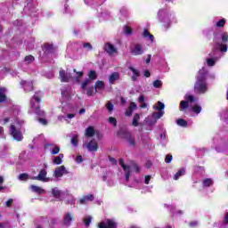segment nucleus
<instances>
[{
  "instance_id": "obj_1",
  "label": "nucleus",
  "mask_w": 228,
  "mask_h": 228,
  "mask_svg": "<svg viewBox=\"0 0 228 228\" xmlns=\"http://www.w3.org/2000/svg\"><path fill=\"white\" fill-rule=\"evenodd\" d=\"M214 44L218 48H214L213 52L209 54L210 58L207 59V64L208 67L215 66L216 61L221 58L220 53H227V44H228V33L226 31H222L220 33L214 34Z\"/></svg>"
},
{
  "instance_id": "obj_2",
  "label": "nucleus",
  "mask_w": 228,
  "mask_h": 228,
  "mask_svg": "<svg viewBox=\"0 0 228 228\" xmlns=\"http://www.w3.org/2000/svg\"><path fill=\"white\" fill-rule=\"evenodd\" d=\"M208 76V70L206 69H200L197 77V81L194 86V90L198 94H206L208 92V82L206 77Z\"/></svg>"
},
{
  "instance_id": "obj_3",
  "label": "nucleus",
  "mask_w": 228,
  "mask_h": 228,
  "mask_svg": "<svg viewBox=\"0 0 228 228\" xmlns=\"http://www.w3.org/2000/svg\"><path fill=\"white\" fill-rule=\"evenodd\" d=\"M95 79H97V73L94 70H91L89 71L88 78L83 81L80 86L81 90H83L84 92H86V95H88L89 97H92V95H94V86H88V85H90L92 81H95Z\"/></svg>"
},
{
  "instance_id": "obj_4",
  "label": "nucleus",
  "mask_w": 228,
  "mask_h": 228,
  "mask_svg": "<svg viewBox=\"0 0 228 228\" xmlns=\"http://www.w3.org/2000/svg\"><path fill=\"white\" fill-rule=\"evenodd\" d=\"M158 19L165 28H168L172 24V20L175 19V14L167 9H160L158 12Z\"/></svg>"
},
{
  "instance_id": "obj_5",
  "label": "nucleus",
  "mask_w": 228,
  "mask_h": 228,
  "mask_svg": "<svg viewBox=\"0 0 228 228\" xmlns=\"http://www.w3.org/2000/svg\"><path fill=\"white\" fill-rule=\"evenodd\" d=\"M40 94L37 93L30 99V110L32 113H36L38 117H44L45 113L40 110Z\"/></svg>"
},
{
  "instance_id": "obj_6",
  "label": "nucleus",
  "mask_w": 228,
  "mask_h": 228,
  "mask_svg": "<svg viewBox=\"0 0 228 228\" xmlns=\"http://www.w3.org/2000/svg\"><path fill=\"white\" fill-rule=\"evenodd\" d=\"M24 121H19L15 119V122L10 126V134L17 142H21L22 140V132L20 131V126H22Z\"/></svg>"
},
{
  "instance_id": "obj_7",
  "label": "nucleus",
  "mask_w": 228,
  "mask_h": 228,
  "mask_svg": "<svg viewBox=\"0 0 228 228\" xmlns=\"http://www.w3.org/2000/svg\"><path fill=\"white\" fill-rule=\"evenodd\" d=\"M119 165L122 167L125 172V178L126 182L129 181V177H131L132 172H140V167H138V165L134 164L132 166H127L124 163V159H119Z\"/></svg>"
},
{
  "instance_id": "obj_8",
  "label": "nucleus",
  "mask_w": 228,
  "mask_h": 228,
  "mask_svg": "<svg viewBox=\"0 0 228 228\" xmlns=\"http://www.w3.org/2000/svg\"><path fill=\"white\" fill-rule=\"evenodd\" d=\"M153 110H157L158 112H153L151 114V118H154L158 121L159 118H161V117L165 115V103L158 102L155 105H153Z\"/></svg>"
},
{
  "instance_id": "obj_9",
  "label": "nucleus",
  "mask_w": 228,
  "mask_h": 228,
  "mask_svg": "<svg viewBox=\"0 0 228 228\" xmlns=\"http://www.w3.org/2000/svg\"><path fill=\"white\" fill-rule=\"evenodd\" d=\"M120 137L126 140L127 143L130 145V147H135L136 146V141L134 140V137L133 136V134L127 130H121L119 132Z\"/></svg>"
},
{
  "instance_id": "obj_10",
  "label": "nucleus",
  "mask_w": 228,
  "mask_h": 228,
  "mask_svg": "<svg viewBox=\"0 0 228 228\" xmlns=\"http://www.w3.org/2000/svg\"><path fill=\"white\" fill-rule=\"evenodd\" d=\"M130 53L133 56H142L145 53V49L142 44L134 43L130 46Z\"/></svg>"
},
{
  "instance_id": "obj_11",
  "label": "nucleus",
  "mask_w": 228,
  "mask_h": 228,
  "mask_svg": "<svg viewBox=\"0 0 228 228\" xmlns=\"http://www.w3.org/2000/svg\"><path fill=\"white\" fill-rule=\"evenodd\" d=\"M27 15H34L37 13V2L35 0H27V5L24 7Z\"/></svg>"
},
{
  "instance_id": "obj_12",
  "label": "nucleus",
  "mask_w": 228,
  "mask_h": 228,
  "mask_svg": "<svg viewBox=\"0 0 228 228\" xmlns=\"http://www.w3.org/2000/svg\"><path fill=\"white\" fill-rule=\"evenodd\" d=\"M33 181H41V183H49L51 178L47 177V169H41L38 175L31 177Z\"/></svg>"
},
{
  "instance_id": "obj_13",
  "label": "nucleus",
  "mask_w": 228,
  "mask_h": 228,
  "mask_svg": "<svg viewBox=\"0 0 228 228\" xmlns=\"http://www.w3.org/2000/svg\"><path fill=\"white\" fill-rule=\"evenodd\" d=\"M67 108H69V106L62 108V113H64V115H60L58 117V120H60L61 122L65 120L66 122H68V124H69L70 121H69V120H72V118H74V117H76V115L72 114V113H69V110H67Z\"/></svg>"
},
{
  "instance_id": "obj_14",
  "label": "nucleus",
  "mask_w": 228,
  "mask_h": 228,
  "mask_svg": "<svg viewBox=\"0 0 228 228\" xmlns=\"http://www.w3.org/2000/svg\"><path fill=\"white\" fill-rule=\"evenodd\" d=\"M72 222H74V214H72L71 212L64 213L62 225L64 227H70V225H72Z\"/></svg>"
},
{
  "instance_id": "obj_15",
  "label": "nucleus",
  "mask_w": 228,
  "mask_h": 228,
  "mask_svg": "<svg viewBox=\"0 0 228 228\" xmlns=\"http://www.w3.org/2000/svg\"><path fill=\"white\" fill-rule=\"evenodd\" d=\"M189 102H195V97L193 95H185V101L180 102V111H184L190 106Z\"/></svg>"
},
{
  "instance_id": "obj_16",
  "label": "nucleus",
  "mask_w": 228,
  "mask_h": 228,
  "mask_svg": "<svg viewBox=\"0 0 228 228\" xmlns=\"http://www.w3.org/2000/svg\"><path fill=\"white\" fill-rule=\"evenodd\" d=\"M118 224L115 219H105L98 224V228H117Z\"/></svg>"
},
{
  "instance_id": "obj_17",
  "label": "nucleus",
  "mask_w": 228,
  "mask_h": 228,
  "mask_svg": "<svg viewBox=\"0 0 228 228\" xmlns=\"http://www.w3.org/2000/svg\"><path fill=\"white\" fill-rule=\"evenodd\" d=\"M216 152H228V139L220 141L216 146Z\"/></svg>"
},
{
  "instance_id": "obj_18",
  "label": "nucleus",
  "mask_w": 228,
  "mask_h": 228,
  "mask_svg": "<svg viewBox=\"0 0 228 228\" xmlns=\"http://www.w3.org/2000/svg\"><path fill=\"white\" fill-rule=\"evenodd\" d=\"M64 174H69V172H67L65 166H61L54 169L53 176L58 179L60 177H63Z\"/></svg>"
},
{
  "instance_id": "obj_19",
  "label": "nucleus",
  "mask_w": 228,
  "mask_h": 228,
  "mask_svg": "<svg viewBox=\"0 0 228 228\" xmlns=\"http://www.w3.org/2000/svg\"><path fill=\"white\" fill-rule=\"evenodd\" d=\"M84 147H86L89 152H95L99 150V146L95 140H91L87 144H84Z\"/></svg>"
},
{
  "instance_id": "obj_20",
  "label": "nucleus",
  "mask_w": 228,
  "mask_h": 228,
  "mask_svg": "<svg viewBox=\"0 0 228 228\" xmlns=\"http://www.w3.org/2000/svg\"><path fill=\"white\" fill-rule=\"evenodd\" d=\"M104 50L110 54V56H113L117 54V47L113 45L111 43H106L104 45Z\"/></svg>"
},
{
  "instance_id": "obj_21",
  "label": "nucleus",
  "mask_w": 228,
  "mask_h": 228,
  "mask_svg": "<svg viewBox=\"0 0 228 228\" xmlns=\"http://www.w3.org/2000/svg\"><path fill=\"white\" fill-rule=\"evenodd\" d=\"M61 95H62V99H64V101H70V98L72 97V88L70 87H66L61 89Z\"/></svg>"
},
{
  "instance_id": "obj_22",
  "label": "nucleus",
  "mask_w": 228,
  "mask_h": 228,
  "mask_svg": "<svg viewBox=\"0 0 228 228\" xmlns=\"http://www.w3.org/2000/svg\"><path fill=\"white\" fill-rule=\"evenodd\" d=\"M95 199V197H94V194H87L83 196L81 199L78 200V204H80L81 206L87 204L88 202H93V200Z\"/></svg>"
},
{
  "instance_id": "obj_23",
  "label": "nucleus",
  "mask_w": 228,
  "mask_h": 228,
  "mask_svg": "<svg viewBox=\"0 0 228 228\" xmlns=\"http://www.w3.org/2000/svg\"><path fill=\"white\" fill-rule=\"evenodd\" d=\"M70 77V73H67L64 69H60V79L62 83H69Z\"/></svg>"
},
{
  "instance_id": "obj_24",
  "label": "nucleus",
  "mask_w": 228,
  "mask_h": 228,
  "mask_svg": "<svg viewBox=\"0 0 228 228\" xmlns=\"http://www.w3.org/2000/svg\"><path fill=\"white\" fill-rule=\"evenodd\" d=\"M30 191H32V193H36L37 195H44V193H45V191L44 189H42V187L40 186H37V185H30Z\"/></svg>"
},
{
  "instance_id": "obj_25",
  "label": "nucleus",
  "mask_w": 228,
  "mask_h": 228,
  "mask_svg": "<svg viewBox=\"0 0 228 228\" xmlns=\"http://www.w3.org/2000/svg\"><path fill=\"white\" fill-rule=\"evenodd\" d=\"M21 86H23L25 92H31L33 90V82H28L26 80L20 81Z\"/></svg>"
},
{
  "instance_id": "obj_26",
  "label": "nucleus",
  "mask_w": 228,
  "mask_h": 228,
  "mask_svg": "<svg viewBox=\"0 0 228 228\" xmlns=\"http://www.w3.org/2000/svg\"><path fill=\"white\" fill-rule=\"evenodd\" d=\"M128 69L133 74L131 77L132 81H137L138 77H140V70L134 69L133 66H130Z\"/></svg>"
},
{
  "instance_id": "obj_27",
  "label": "nucleus",
  "mask_w": 228,
  "mask_h": 228,
  "mask_svg": "<svg viewBox=\"0 0 228 228\" xmlns=\"http://www.w3.org/2000/svg\"><path fill=\"white\" fill-rule=\"evenodd\" d=\"M142 37H143V38L148 40V42H151V44H152L154 42V36L151 35V32H149V30H147V29L143 30Z\"/></svg>"
},
{
  "instance_id": "obj_28",
  "label": "nucleus",
  "mask_w": 228,
  "mask_h": 228,
  "mask_svg": "<svg viewBox=\"0 0 228 228\" xmlns=\"http://www.w3.org/2000/svg\"><path fill=\"white\" fill-rule=\"evenodd\" d=\"M213 184H215V182L212 178H204L202 180V188H210Z\"/></svg>"
},
{
  "instance_id": "obj_29",
  "label": "nucleus",
  "mask_w": 228,
  "mask_h": 228,
  "mask_svg": "<svg viewBox=\"0 0 228 228\" xmlns=\"http://www.w3.org/2000/svg\"><path fill=\"white\" fill-rule=\"evenodd\" d=\"M186 174V168L182 167L180 168L173 176V179L175 181H178L180 177H183V175H184Z\"/></svg>"
},
{
  "instance_id": "obj_30",
  "label": "nucleus",
  "mask_w": 228,
  "mask_h": 228,
  "mask_svg": "<svg viewBox=\"0 0 228 228\" xmlns=\"http://www.w3.org/2000/svg\"><path fill=\"white\" fill-rule=\"evenodd\" d=\"M52 194L54 197V199H57V200H61V191H60V189H58V187H55L52 190Z\"/></svg>"
},
{
  "instance_id": "obj_31",
  "label": "nucleus",
  "mask_w": 228,
  "mask_h": 228,
  "mask_svg": "<svg viewBox=\"0 0 228 228\" xmlns=\"http://www.w3.org/2000/svg\"><path fill=\"white\" fill-rule=\"evenodd\" d=\"M120 78V74L118 72H113L110 77H109V82L113 85L115 81H118V79Z\"/></svg>"
},
{
  "instance_id": "obj_32",
  "label": "nucleus",
  "mask_w": 228,
  "mask_h": 228,
  "mask_svg": "<svg viewBox=\"0 0 228 228\" xmlns=\"http://www.w3.org/2000/svg\"><path fill=\"white\" fill-rule=\"evenodd\" d=\"M132 126L134 127H138V126H140V114L135 113L134 115V118L132 120Z\"/></svg>"
},
{
  "instance_id": "obj_33",
  "label": "nucleus",
  "mask_w": 228,
  "mask_h": 228,
  "mask_svg": "<svg viewBox=\"0 0 228 228\" xmlns=\"http://www.w3.org/2000/svg\"><path fill=\"white\" fill-rule=\"evenodd\" d=\"M63 163V153L53 158V165H61Z\"/></svg>"
},
{
  "instance_id": "obj_34",
  "label": "nucleus",
  "mask_w": 228,
  "mask_h": 228,
  "mask_svg": "<svg viewBox=\"0 0 228 228\" xmlns=\"http://www.w3.org/2000/svg\"><path fill=\"white\" fill-rule=\"evenodd\" d=\"M6 101V88L0 87V102H5Z\"/></svg>"
},
{
  "instance_id": "obj_35",
  "label": "nucleus",
  "mask_w": 228,
  "mask_h": 228,
  "mask_svg": "<svg viewBox=\"0 0 228 228\" xmlns=\"http://www.w3.org/2000/svg\"><path fill=\"white\" fill-rule=\"evenodd\" d=\"M94 134H95V129L94 128V126H89L86 129V136H87L88 138H92Z\"/></svg>"
},
{
  "instance_id": "obj_36",
  "label": "nucleus",
  "mask_w": 228,
  "mask_h": 228,
  "mask_svg": "<svg viewBox=\"0 0 228 228\" xmlns=\"http://www.w3.org/2000/svg\"><path fill=\"white\" fill-rule=\"evenodd\" d=\"M105 87L106 86L104 85V82L101 80L96 81L94 86L95 90H99L100 92H102V90H104Z\"/></svg>"
},
{
  "instance_id": "obj_37",
  "label": "nucleus",
  "mask_w": 228,
  "mask_h": 228,
  "mask_svg": "<svg viewBox=\"0 0 228 228\" xmlns=\"http://www.w3.org/2000/svg\"><path fill=\"white\" fill-rule=\"evenodd\" d=\"M156 122H158L156 119H154V118H152V116L148 117L144 119V123L147 124V126H154V124H156Z\"/></svg>"
},
{
  "instance_id": "obj_38",
  "label": "nucleus",
  "mask_w": 228,
  "mask_h": 228,
  "mask_svg": "<svg viewBox=\"0 0 228 228\" xmlns=\"http://www.w3.org/2000/svg\"><path fill=\"white\" fill-rule=\"evenodd\" d=\"M176 124L177 126H179L180 127H188V121L183 119V118H178L176 120Z\"/></svg>"
},
{
  "instance_id": "obj_39",
  "label": "nucleus",
  "mask_w": 228,
  "mask_h": 228,
  "mask_svg": "<svg viewBox=\"0 0 228 228\" xmlns=\"http://www.w3.org/2000/svg\"><path fill=\"white\" fill-rule=\"evenodd\" d=\"M138 101L140 102V108H142V110H145V108H147V104L145 103V96L141 95Z\"/></svg>"
},
{
  "instance_id": "obj_40",
  "label": "nucleus",
  "mask_w": 228,
  "mask_h": 228,
  "mask_svg": "<svg viewBox=\"0 0 228 228\" xmlns=\"http://www.w3.org/2000/svg\"><path fill=\"white\" fill-rule=\"evenodd\" d=\"M45 53H54V46L50 44H45Z\"/></svg>"
},
{
  "instance_id": "obj_41",
  "label": "nucleus",
  "mask_w": 228,
  "mask_h": 228,
  "mask_svg": "<svg viewBox=\"0 0 228 228\" xmlns=\"http://www.w3.org/2000/svg\"><path fill=\"white\" fill-rule=\"evenodd\" d=\"M77 138H78L77 134H74L70 140V143L71 145H73V147H77Z\"/></svg>"
},
{
  "instance_id": "obj_42",
  "label": "nucleus",
  "mask_w": 228,
  "mask_h": 228,
  "mask_svg": "<svg viewBox=\"0 0 228 228\" xmlns=\"http://www.w3.org/2000/svg\"><path fill=\"white\" fill-rule=\"evenodd\" d=\"M193 113H196V115H199V113H200V111H202V107H200V105H194L191 108Z\"/></svg>"
},
{
  "instance_id": "obj_43",
  "label": "nucleus",
  "mask_w": 228,
  "mask_h": 228,
  "mask_svg": "<svg viewBox=\"0 0 228 228\" xmlns=\"http://www.w3.org/2000/svg\"><path fill=\"white\" fill-rule=\"evenodd\" d=\"M171 213L173 216H177V215H183L184 212L183 210H175V208H172Z\"/></svg>"
},
{
  "instance_id": "obj_44",
  "label": "nucleus",
  "mask_w": 228,
  "mask_h": 228,
  "mask_svg": "<svg viewBox=\"0 0 228 228\" xmlns=\"http://www.w3.org/2000/svg\"><path fill=\"white\" fill-rule=\"evenodd\" d=\"M153 86L154 88H161L163 86V82L161 80H155L153 81Z\"/></svg>"
},
{
  "instance_id": "obj_45",
  "label": "nucleus",
  "mask_w": 228,
  "mask_h": 228,
  "mask_svg": "<svg viewBox=\"0 0 228 228\" xmlns=\"http://www.w3.org/2000/svg\"><path fill=\"white\" fill-rule=\"evenodd\" d=\"M24 61L25 63H33V61H35V57H33L32 55H28L25 57Z\"/></svg>"
},
{
  "instance_id": "obj_46",
  "label": "nucleus",
  "mask_w": 228,
  "mask_h": 228,
  "mask_svg": "<svg viewBox=\"0 0 228 228\" xmlns=\"http://www.w3.org/2000/svg\"><path fill=\"white\" fill-rule=\"evenodd\" d=\"M216 28H224L225 26V19H222L216 23Z\"/></svg>"
},
{
  "instance_id": "obj_47",
  "label": "nucleus",
  "mask_w": 228,
  "mask_h": 228,
  "mask_svg": "<svg viewBox=\"0 0 228 228\" xmlns=\"http://www.w3.org/2000/svg\"><path fill=\"white\" fill-rule=\"evenodd\" d=\"M52 155L60 154V146H54L53 150H51Z\"/></svg>"
},
{
  "instance_id": "obj_48",
  "label": "nucleus",
  "mask_w": 228,
  "mask_h": 228,
  "mask_svg": "<svg viewBox=\"0 0 228 228\" xmlns=\"http://www.w3.org/2000/svg\"><path fill=\"white\" fill-rule=\"evenodd\" d=\"M84 223L86 224V227H89L90 224H92V216H87L84 219Z\"/></svg>"
},
{
  "instance_id": "obj_49",
  "label": "nucleus",
  "mask_w": 228,
  "mask_h": 228,
  "mask_svg": "<svg viewBox=\"0 0 228 228\" xmlns=\"http://www.w3.org/2000/svg\"><path fill=\"white\" fill-rule=\"evenodd\" d=\"M7 72H8V69H0V79H4V76H6Z\"/></svg>"
},
{
  "instance_id": "obj_50",
  "label": "nucleus",
  "mask_w": 228,
  "mask_h": 228,
  "mask_svg": "<svg viewBox=\"0 0 228 228\" xmlns=\"http://www.w3.org/2000/svg\"><path fill=\"white\" fill-rule=\"evenodd\" d=\"M124 33H125V35H132L133 34V30L131 29V28H129L127 26H125Z\"/></svg>"
},
{
  "instance_id": "obj_51",
  "label": "nucleus",
  "mask_w": 228,
  "mask_h": 228,
  "mask_svg": "<svg viewBox=\"0 0 228 228\" xmlns=\"http://www.w3.org/2000/svg\"><path fill=\"white\" fill-rule=\"evenodd\" d=\"M113 108H114L113 103L109 102L106 104V109L108 110L109 113H111L113 111Z\"/></svg>"
},
{
  "instance_id": "obj_52",
  "label": "nucleus",
  "mask_w": 228,
  "mask_h": 228,
  "mask_svg": "<svg viewBox=\"0 0 228 228\" xmlns=\"http://www.w3.org/2000/svg\"><path fill=\"white\" fill-rule=\"evenodd\" d=\"M109 122L114 126V127H117V118H113V117H110L109 118Z\"/></svg>"
},
{
  "instance_id": "obj_53",
  "label": "nucleus",
  "mask_w": 228,
  "mask_h": 228,
  "mask_svg": "<svg viewBox=\"0 0 228 228\" xmlns=\"http://www.w3.org/2000/svg\"><path fill=\"white\" fill-rule=\"evenodd\" d=\"M18 179H20V181H28V174L26 173L20 174Z\"/></svg>"
},
{
  "instance_id": "obj_54",
  "label": "nucleus",
  "mask_w": 228,
  "mask_h": 228,
  "mask_svg": "<svg viewBox=\"0 0 228 228\" xmlns=\"http://www.w3.org/2000/svg\"><path fill=\"white\" fill-rule=\"evenodd\" d=\"M66 203L67 204H70L71 206L76 204V200H74V197L73 196H70L69 197V200H66Z\"/></svg>"
},
{
  "instance_id": "obj_55",
  "label": "nucleus",
  "mask_w": 228,
  "mask_h": 228,
  "mask_svg": "<svg viewBox=\"0 0 228 228\" xmlns=\"http://www.w3.org/2000/svg\"><path fill=\"white\" fill-rule=\"evenodd\" d=\"M83 47L86 49V51H92V45L90 43H84Z\"/></svg>"
},
{
  "instance_id": "obj_56",
  "label": "nucleus",
  "mask_w": 228,
  "mask_h": 228,
  "mask_svg": "<svg viewBox=\"0 0 228 228\" xmlns=\"http://www.w3.org/2000/svg\"><path fill=\"white\" fill-rule=\"evenodd\" d=\"M172 159H173L172 155H171V154H168V155H167L166 158H165V162H166V163H172Z\"/></svg>"
},
{
  "instance_id": "obj_57",
  "label": "nucleus",
  "mask_w": 228,
  "mask_h": 228,
  "mask_svg": "<svg viewBox=\"0 0 228 228\" xmlns=\"http://www.w3.org/2000/svg\"><path fill=\"white\" fill-rule=\"evenodd\" d=\"M190 227L194 228V227H199V221H191L189 224Z\"/></svg>"
},
{
  "instance_id": "obj_58",
  "label": "nucleus",
  "mask_w": 228,
  "mask_h": 228,
  "mask_svg": "<svg viewBox=\"0 0 228 228\" xmlns=\"http://www.w3.org/2000/svg\"><path fill=\"white\" fill-rule=\"evenodd\" d=\"M74 72H76L77 77V82L79 83V77H83V71H76V69H74Z\"/></svg>"
},
{
  "instance_id": "obj_59",
  "label": "nucleus",
  "mask_w": 228,
  "mask_h": 228,
  "mask_svg": "<svg viewBox=\"0 0 228 228\" xmlns=\"http://www.w3.org/2000/svg\"><path fill=\"white\" fill-rule=\"evenodd\" d=\"M38 122L42 124L43 126H47V120L44 118H39Z\"/></svg>"
},
{
  "instance_id": "obj_60",
  "label": "nucleus",
  "mask_w": 228,
  "mask_h": 228,
  "mask_svg": "<svg viewBox=\"0 0 228 228\" xmlns=\"http://www.w3.org/2000/svg\"><path fill=\"white\" fill-rule=\"evenodd\" d=\"M222 118L228 120V110L223 111L221 114Z\"/></svg>"
},
{
  "instance_id": "obj_61",
  "label": "nucleus",
  "mask_w": 228,
  "mask_h": 228,
  "mask_svg": "<svg viewBox=\"0 0 228 228\" xmlns=\"http://www.w3.org/2000/svg\"><path fill=\"white\" fill-rule=\"evenodd\" d=\"M125 115H126V117H131V115H133V110L129 108L126 109Z\"/></svg>"
},
{
  "instance_id": "obj_62",
  "label": "nucleus",
  "mask_w": 228,
  "mask_h": 228,
  "mask_svg": "<svg viewBox=\"0 0 228 228\" xmlns=\"http://www.w3.org/2000/svg\"><path fill=\"white\" fill-rule=\"evenodd\" d=\"M223 224H224V225H228V212H226L225 215H224Z\"/></svg>"
},
{
  "instance_id": "obj_63",
  "label": "nucleus",
  "mask_w": 228,
  "mask_h": 228,
  "mask_svg": "<svg viewBox=\"0 0 228 228\" xmlns=\"http://www.w3.org/2000/svg\"><path fill=\"white\" fill-rule=\"evenodd\" d=\"M137 108V105L134 102H131L130 106L128 107L129 110H131L132 111H134V110H135Z\"/></svg>"
},
{
  "instance_id": "obj_64",
  "label": "nucleus",
  "mask_w": 228,
  "mask_h": 228,
  "mask_svg": "<svg viewBox=\"0 0 228 228\" xmlns=\"http://www.w3.org/2000/svg\"><path fill=\"white\" fill-rule=\"evenodd\" d=\"M120 13H121V15H127V8L122 7L120 9Z\"/></svg>"
}]
</instances>
